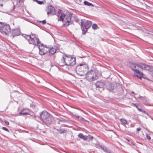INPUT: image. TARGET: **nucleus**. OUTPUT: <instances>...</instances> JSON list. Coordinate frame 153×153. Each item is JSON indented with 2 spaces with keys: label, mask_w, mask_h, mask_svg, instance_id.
<instances>
[{
  "label": "nucleus",
  "mask_w": 153,
  "mask_h": 153,
  "mask_svg": "<svg viewBox=\"0 0 153 153\" xmlns=\"http://www.w3.org/2000/svg\"><path fill=\"white\" fill-rule=\"evenodd\" d=\"M40 116L44 123L47 124H51V123L53 118L46 111H43Z\"/></svg>",
  "instance_id": "obj_5"
},
{
  "label": "nucleus",
  "mask_w": 153,
  "mask_h": 153,
  "mask_svg": "<svg viewBox=\"0 0 153 153\" xmlns=\"http://www.w3.org/2000/svg\"><path fill=\"white\" fill-rule=\"evenodd\" d=\"M131 68L132 70L134 71L136 73L138 74L140 76H142L143 75V73L140 71L138 70V68H139L138 65L133 64L131 65Z\"/></svg>",
  "instance_id": "obj_10"
},
{
  "label": "nucleus",
  "mask_w": 153,
  "mask_h": 153,
  "mask_svg": "<svg viewBox=\"0 0 153 153\" xmlns=\"http://www.w3.org/2000/svg\"><path fill=\"white\" fill-rule=\"evenodd\" d=\"M95 85L96 88H102L104 86L105 84L104 82L100 81H97L95 84Z\"/></svg>",
  "instance_id": "obj_13"
},
{
  "label": "nucleus",
  "mask_w": 153,
  "mask_h": 153,
  "mask_svg": "<svg viewBox=\"0 0 153 153\" xmlns=\"http://www.w3.org/2000/svg\"><path fill=\"white\" fill-rule=\"evenodd\" d=\"M88 70V65L84 63H82L76 67V71L78 75L82 76L85 74V72Z\"/></svg>",
  "instance_id": "obj_3"
},
{
  "label": "nucleus",
  "mask_w": 153,
  "mask_h": 153,
  "mask_svg": "<svg viewBox=\"0 0 153 153\" xmlns=\"http://www.w3.org/2000/svg\"><path fill=\"white\" fill-rule=\"evenodd\" d=\"M0 6L1 7H2L3 6V4H0Z\"/></svg>",
  "instance_id": "obj_39"
},
{
  "label": "nucleus",
  "mask_w": 153,
  "mask_h": 153,
  "mask_svg": "<svg viewBox=\"0 0 153 153\" xmlns=\"http://www.w3.org/2000/svg\"><path fill=\"white\" fill-rule=\"evenodd\" d=\"M139 68H140L142 70H147L149 71H151V68L150 66L145 64L140 63L138 64Z\"/></svg>",
  "instance_id": "obj_11"
},
{
  "label": "nucleus",
  "mask_w": 153,
  "mask_h": 153,
  "mask_svg": "<svg viewBox=\"0 0 153 153\" xmlns=\"http://www.w3.org/2000/svg\"><path fill=\"white\" fill-rule=\"evenodd\" d=\"M4 122L7 125H9V122L7 121H6V120L4 121Z\"/></svg>",
  "instance_id": "obj_31"
},
{
  "label": "nucleus",
  "mask_w": 153,
  "mask_h": 153,
  "mask_svg": "<svg viewBox=\"0 0 153 153\" xmlns=\"http://www.w3.org/2000/svg\"><path fill=\"white\" fill-rule=\"evenodd\" d=\"M84 4L85 5H86L89 6H93V4L87 1H85L84 2Z\"/></svg>",
  "instance_id": "obj_21"
},
{
  "label": "nucleus",
  "mask_w": 153,
  "mask_h": 153,
  "mask_svg": "<svg viewBox=\"0 0 153 153\" xmlns=\"http://www.w3.org/2000/svg\"><path fill=\"white\" fill-rule=\"evenodd\" d=\"M131 94H134V92H133V91H131Z\"/></svg>",
  "instance_id": "obj_38"
},
{
  "label": "nucleus",
  "mask_w": 153,
  "mask_h": 153,
  "mask_svg": "<svg viewBox=\"0 0 153 153\" xmlns=\"http://www.w3.org/2000/svg\"><path fill=\"white\" fill-rule=\"evenodd\" d=\"M146 137L149 140H150L151 139L149 135L148 134L146 133Z\"/></svg>",
  "instance_id": "obj_27"
},
{
  "label": "nucleus",
  "mask_w": 153,
  "mask_h": 153,
  "mask_svg": "<svg viewBox=\"0 0 153 153\" xmlns=\"http://www.w3.org/2000/svg\"><path fill=\"white\" fill-rule=\"evenodd\" d=\"M85 74L86 79L90 82L94 81L98 78L97 74L93 70L88 71Z\"/></svg>",
  "instance_id": "obj_7"
},
{
  "label": "nucleus",
  "mask_w": 153,
  "mask_h": 153,
  "mask_svg": "<svg viewBox=\"0 0 153 153\" xmlns=\"http://www.w3.org/2000/svg\"><path fill=\"white\" fill-rule=\"evenodd\" d=\"M39 4H42L43 3V1H39L38 0H35Z\"/></svg>",
  "instance_id": "obj_25"
},
{
  "label": "nucleus",
  "mask_w": 153,
  "mask_h": 153,
  "mask_svg": "<svg viewBox=\"0 0 153 153\" xmlns=\"http://www.w3.org/2000/svg\"><path fill=\"white\" fill-rule=\"evenodd\" d=\"M134 75L135 76H136L138 77L139 78H140V77H139V76H138L137 74H135Z\"/></svg>",
  "instance_id": "obj_36"
},
{
  "label": "nucleus",
  "mask_w": 153,
  "mask_h": 153,
  "mask_svg": "<svg viewBox=\"0 0 153 153\" xmlns=\"http://www.w3.org/2000/svg\"><path fill=\"white\" fill-rule=\"evenodd\" d=\"M46 11L48 15H54L56 13L55 8L51 5L47 6Z\"/></svg>",
  "instance_id": "obj_9"
},
{
  "label": "nucleus",
  "mask_w": 153,
  "mask_h": 153,
  "mask_svg": "<svg viewBox=\"0 0 153 153\" xmlns=\"http://www.w3.org/2000/svg\"><path fill=\"white\" fill-rule=\"evenodd\" d=\"M74 116L75 117H77V118H79V116H76V115H74Z\"/></svg>",
  "instance_id": "obj_34"
},
{
  "label": "nucleus",
  "mask_w": 153,
  "mask_h": 153,
  "mask_svg": "<svg viewBox=\"0 0 153 153\" xmlns=\"http://www.w3.org/2000/svg\"><path fill=\"white\" fill-rule=\"evenodd\" d=\"M92 28L94 30H96L98 28V27L97 24H94L92 25Z\"/></svg>",
  "instance_id": "obj_22"
},
{
  "label": "nucleus",
  "mask_w": 153,
  "mask_h": 153,
  "mask_svg": "<svg viewBox=\"0 0 153 153\" xmlns=\"http://www.w3.org/2000/svg\"><path fill=\"white\" fill-rule=\"evenodd\" d=\"M107 89L109 91H111L113 89L114 86L111 84H109L107 87Z\"/></svg>",
  "instance_id": "obj_18"
},
{
  "label": "nucleus",
  "mask_w": 153,
  "mask_h": 153,
  "mask_svg": "<svg viewBox=\"0 0 153 153\" xmlns=\"http://www.w3.org/2000/svg\"><path fill=\"white\" fill-rule=\"evenodd\" d=\"M11 29L9 24L0 22V32L4 35H8L10 33Z\"/></svg>",
  "instance_id": "obj_4"
},
{
  "label": "nucleus",
  "mask_w": 153,
  "mask_h": 153,
  "mask_svg": "<svg viewBox=\"0 0 153 153\" xmlns=\"http://www.w3.org/2000/svg\"><path fill=\"white\" fill-rule=\"evenodd\" d=\"M25 0H17L19 3L22 2L24 1Z\"/></svg>",
  "instance_id": "obj_32"
},
{
  "label": "nucleus",
  "mask_w": 153,
  "mask_h": 153,
  "mask_svg": "<svg viewBox=\"0 0 153 153\" xmlns=\"http://www.w3.org/2000/svg\"><path fill=\"white\" fill-rule=\"evenodd\" d=\"M120 121L123 125H126L127 124V121L124 119L121 118L120 119Z\"/></svg>",
  "instance_id": "obj_19"
},
{
  "label": "nucleus",
  "mask_w": 153,
  "mask_h": 153,
  "mask_svg": "<svg viewBox=\"0 0 153 153\" xmlns=\"http://www.w3.org/2000/svg\"><path fill=\"white\" fill-rule=\"evenodd\" d=\"M2 129L3 130H4V131H8H8H9V130H8V129L7 128H6V127H3L2 128Z\"/></svg>",
  "instance_id": "obj_29"
},
{
  "label": "nucleus",
  "mask_w": 153,
  "mask_h": 153,
  "mask_svg": "<svg viewBox=\"0 0 153 153\" xmlns=\"http://www.w3.org/2000/svg\"><path fill=\"white\" fill-rule=\"evenodd\" d=\"M57 119L60 121L62 122H65L66 121L65 120L62 118H58Z\"/></svg>",
  "instance_id": "obj_24"
},
{
  "label": "nucleus",
  "mask_w": 153,
  "mask_h": 153,
  "mask_svg": "<svg viewBox=\"0 0 153 153\" xmlns=\"http://www.w3.org/2000/svg\"><path fill=\"white\" fill-rule=\"evenodd\" d=\"M86 138L87 140H88V141H90L93 139V137L90 135L86 136Z\"/></svg>",
  "instance_id": "obj_20"
},
{
  "label": "nucleus",
  "mask_w": 153,
  "mask_h": 153,
  "mask_svg": "<svg viewBox=\"0 0 153 153\" xmlns=\"http://www.w3.org/2000/svg\"><path fill=\"white\" fill-rule=\"evenodd\" d=\"M141 130V128H137V131H140Z\"/></svg>",
  "instance_id": "obj_33"
},
{
  "label": "nucleus",
  "mask_w": 153,
  "mask_h": 153,
  "mask_svg": "<svg viewBox=\"0 0 153 153\" xmlns=\"http://www.w3.org/2000/svg\"><path fill=\"white\" fill-rule=\"evenodd\" d=\"M21 32L19 28L14 29L12 30L11 36L14 37L15 36H18L20 34Z\"/></svg>",
  "instance_id": "obj_12"
},
{
  "label": "nucleus",
  "mask_w": 153,
  "mask_h": 153,
  "mask_svg": "<svg viewBox=\"0 0 153 153\" xmlns=\"http://www.w3.org/2000/svg\"><path fill=\"white\" fill-rule=\"evenodd\" d=\"M92 25L91 22L89 21H87L85 22L81 23V28L82 31V33L85 34L87 30L91 27Z\"/></svg>",
  "instance_id": "obj_8"
},
{
  "label": "nucleus",
  "mask_w": 153,
  "mask_h": 153,
  "mask_svg": "<svg viewBox=\"0 0 153 153\" xmlns=\"http://www.w3.org/2000/svg\"><path fill=\"white\" fill-rule=\"evenodd\" d=\"M38 22L39 23L42 22L43 24H45L46 23V22L45 20H44L42 21H39Z\"/></svg>",
  "instance_id": "obj_26"
},
{
  "label": "nucleus",
  "mask_w": 153,
  "mask_h": 153,
  "mask_svg": "<svg viewBox=\"0 0 153 153\" xmlns=\"http://www.w3.org/2000/svg\"><path fill=\"white\" fill-rule=\"evenodd\" d=\"M72 16V14L71 13H69L66 15L62 13L59 16V20L62 21L64 20L65 17V16L66 18L65 20V22L64 24V25L68 26L70 24L72 23V22L71 21Z\"/></svg>",
  "instance_id": "obj_6"
},
{
  "label": "nucleus",
  "mask_w": 153,
  "mask_h": 153,
  "mask_svg": "<svg viewBox=\"0 0 153 153\" xmlns=\"http://www.w3.org/2000/svg\"><path fill=\"white\" fill-rule=\"evenodd\" d=\"M81 119L82 120H83L84 121H86V120H85L84 118H83L82 117H81Z\"/></svg>",
  "instance_id": "obj_37"
},
{
  "label": "nucleus",
  "mask_w": 153,
  "mask_h": 153,
  "mask_svg": "<svg viewBox=\"0 0 153 153\" xmlns=\"http://www.w3.org/2000/svg\"><path fill=\"white\" fill-rule=\"evenodd\" d=\"M76 63L75 58L73 57L70 55H67L65 54L62 55L60 64V65L62 66L64 65L72 66L74 65Z\"/></svg>",
  "instance_id": "obj_2"
},
{
  "label": "nucleus",
  "mask_w": 153,
  "mask_h": 153,
  "mask_svg": "<svg viewBox=\"0 0 153 153\" xmlns=\"http://www.w3.org/2000/svg\"><path fill=\"white\" fill-rule=\"evenodd\" d=\"M101 148L105 152H106L107 151V149L106 148H104L103 147H101Z\"/></svg>",
  "instance_id": "obj_30"
},
{
  "label": "nucleus",
  "mask_w": 153,
  "mask_h": 153,
  "mask_svg": "<svg viewBox=\"0 0 153 153\" xmlns=\"http://www.w3.org/2000/svg\"><path fill=\"white\" fill-rule=\"evenodd\" d=\"M134 105L139 111L141 110V109L139 108L140 106L138 104H134Z\"/></svg>",
  "instance_id": "obj_23"
},
{
  "label": "nucleus",
  "mask_w": 153,
  "mask_h": 153,
  "mask_svg": "<svg viewBox=\"0 0 153 153\" xmlns=\"http://www.w3.org/2000/svg\"><path fill=\"white\" fill-rule=\"evenodd\" d=\"M48 51L49 55H53L56 52V50L55 48H49V50Z\"/></svg>",
  "instance_id": "obj_14"
},
{
  "label": "nucleus",
  "mask_w": 153,
  "mask_h": 153,
  "mask_svg": "<svg viewBox=\"0 0 153 153\" xmlns=\"http://www.w3.org/2000/svg\"><path fill=\"white\" fill-rule=\"evenodd\" d=\"M29 114L28 110L27 109H24L23 110H22L19 113L20 115H27Z\"/></svg>",
  "instance_id": "obj_15"
},
{
  "label": "nucleus",
  "mask_w": 153,
  "mask_h": 153,
  "mask_svg": "<svg viewBox=\"0 0 153 153\" xmlns=\"http://www.w3.org/2000/svg\"><path fill=\"white\" fill-rule=\"evenodd\" d=\"M140 111L144 113L145 114H147V115H148V113L144 110H142L141 109V110Z\"/></svg>",
  "instance_id": "obj_28"
},
{
  "label": "nucleus",
  "mask_w": 153,
  "mask_h": 153,
  "mask_svg": "<svg viewBox=\"0 0 153 153\" xmlns=\"http://www.w3.org/2000/svg\"><path fill=\"white\" fill-rule=\"evenodd\" d=\"M78 137L79 138L83 139L84 140H87L86 136H85L82 133H79L78 135Z\"/></svg>",
  "instance_id": "obj_16"
},
{
  "label": "nucleus",
  "mask_w": 153,
  "mask_h": 153,
  "mask_svg": "<svg viewBox=\"0 0 153 153\" xmlns=\"http://www.w3.org/2000/svg\"><path fill=\"white\" fill-rule=\"evenodd\" d=\"M61 10L59 9L58 12V13H61Z\"/></svg>",
  "instance_id": "obj_35"
},
{
  "label": "nucleus",
  "mask_w": 153,
  "mask_h": 153,
  "mask_svg": "<svg viewBox=\"0 0 153 153\" xmlns=\"http://www.w3.org/2000/svg\"><path fill=\"white\" fill-rule=\"evenodd\" d=\"M57 130L59 131V132L60 134H63L65 133L67 129H65V128H60L59 129H57Z\"/></svg>",
  "instance_id": "obj_17"
},
{
  "label": "nucleus",
  "mask_w": 153,
  "mask_h": 153,
  "mask_svg": "<svg viewBox=\"0 0 153 153\" xmlns=\"http://www.w3.org/2000/svg\"><path fill=\"white\" fill-rule=\"evenodd\" d=\"M23 36L28 40L30 44H33L38 47L39 53L43 55L48 53L49 50V48L44 46L43 44L41 43L39 39L36 37L35 34H31L30 35L25 34Z\"/></svg>",
  "instance_id": "obj_1"
}]
</instances>
